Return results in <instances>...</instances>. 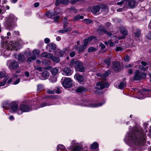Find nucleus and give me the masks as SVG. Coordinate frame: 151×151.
Masks as SVG:
<instances>
[{"label": "nucleus", "instance_id": "1", "mask_svg": "<svg viewBox=\"0 0 151 151\" xmlns=\"http://www.w3.org/2000/svg\"><path fill=\"white\" fill-rule=\"evenodd\" d=\"M139 131V130L136 127H134L132 130L127 134L124 138V141L126 143L129 145L132 143H134L136 145H139L145 141L146 136L142 134V137H140L138 139L136 136V133Z\"/></svg>", "mask_w": 151, "mask_h": 151}, {"label": "nucleus", "instance_id": "2", "mask_svg": "<svg viewBox=\"0 0 151 151\" xmlns=\"http://www.w3.org/2000/svg\"><path fill=\"white\" fill-rule=\"evenodd\" d=\"M3 46H5L6 49L3 52V55L5 57H7L9 56L11 52L10 50H17L19 46V44L14 41H10L8 44L4 45L3 44H1Z\"/></svg>", "mask_w": 151, "mask_h": 151}, {"label": "nucleus", "instance_id": "3", "mask_svg": "<svg viewBox=\"0 0 151 151\" xmlns=\"http://www.w3.org/2000/svg\"><path fill=\"white\" fill-rule=\"evenodd\" d=\"M17 18L13 14H10L5 19V24L8 27V29L12 30L17 26L16 23Z\"/></svg>", "mask_w": 151, "mask_h": 151}, {"label": "nucleus", "instance_id": "4", "mask_svg": "<svg viewBox=\"0 0 151 151\" xmlns=\"http://www.w3.org/2000/svg\"><path fill=\"white\" fill-rule=\"evenodd\" d=\"M32 109L31 107L27 103H21L20 105V109L18 110L17 114L20 115L22 114L23 112L30 111Z\"/></svg>", "mask_w": 151, "mask_h": 151}, {"label": "nucleus", "instance_id": "5", "mask_svg": "<svg viewBox=\"0 0 151 151\" xmlns=\"http://www.w3.org/2000/svg\"><path fill=\"white\" fill-rule=\"evenodd\" d=\"M96 88L97 90L95 91V92L96 93L100 94L101 93V92L99 90H101L105 88L108 87L109 86V85L106 83L101 82L97 83L96 84Z\"/></svg>", "mask_w": 151, "mask_h": 151}, {"label": "nucleus", "instance_id": "6", "mask_svg": "<svg viewBox=\"0 0 151 151\" xmlns=\"http://www.w3.org/2000/svg\"><path fill=\"white\" fill-rule=\"evenodd\" d=\"M6 64L11 70H16L19 67L18 62L15 60H8Z\"/></svg>", "mask_w": 151, "mask_h": 151}, {"label": "nucleus", "instance_id": "7", "mask_svg": "<svg viewBox=\"0 0 151 151\" xmlns=\"http://www.w3.org/2000/svg\"><path fill=\"white\" fill-rule=\"evenodd\" d=\"M151 93V90L150 89H147L146 88H143L142 91L139 92L137 95V98L140 99H142L145 98L146 97H148V96H146L144 95V94H149Z\"/></svg>", "mask_w": 151, "mask_h": 151}, {"label": "nucleus", "instance_id": "8", "mask_svg": "<svg viewBox=\"0 0 151 151\" xmlns=\"http://www.w3.org/2000/svg\"><path fill=\"white\" fill-rule=\"evenodd\" d=\"M72 80L69 78H65L62 83L63 86L66 88H68L72 86Z\"/></svg>", "mask_w": 151, "mask_h": 151}, {"label": "nucleus", "instance_id": "9", "mask_svg": "<svg viewBox=\"0 0 151 151\" xmlns=\"http://www.w3.org/2000/svg\"><path fill=\"white\" fill-rule=\"evenodd\" d=\"M125 6L127 8H133L135 7L136 2L134 0H125Z\"/></svg>", "mask_w": 151, "mask_h": 151}, {"label": "nucleus", "instance_id": "10", "mask_svg": "<svg viewBox=\"0 0 151 151\" xmlns=\"http://www.w3.org/2000/svg\"><path fill=\"white\" fill-rule=\"evenodd\" d=\"M105 103V101L104 100H103L102 103L99 104L92 103L91 102H88L86 103L85 106H86L91 107H96L101 106L102 105L104 104Z\"/></svg>", "mask_w": 151, "mask_h": 151}, {"label": "nucleus", "instance_id": "11", "mask_svg": "<svg viewBox=\"0 0 151 151\" xmlns=\"http://www.w3.org/2000/svg\"><path fill=\"white\" fill-rule=\"evenodd\" d=\"M72 147L73 149L71 151H79L81 149V147L78 146V144L76 142V140L72 141L70 146V147Z\"/></svg>", "mask_w": 151, "mask_h": 151}, {"label": "nucleus", "instance_id": "12", "mask_svg": "<svg viewBox=\"0 0 151 151\" xmlns=\"http://www.w3.org/2000/svg\"><path fill=\"white\" fill-rule=\"evenodd\" d=\"M80 72H82L84 70V69L81 63L78 61L75 62L74 67Z\"/></svg>", "mask_w": 151, "mask_h": 151}, {"label": "nucleus", "instance_id": "13", "mask_svg": "<svg viewBox=\"0 0 151 151\" xmlns=\"http://www.w3.org/2000/svg\"><path fill=\"white\" fill-rule=\"evenodd\" d=\"M17 78V75L15 74L13 75L11 78L8 81L7 83L9 84L11 82H13L12 84L14 85H16L18 84L20 82V79L18 78L14 82L13 80H14L15 78Z\"/></svg>", "mask_w": 151, "mask_h": 151}, {"label": "nucleus", "instance_id": "14", "mask_svg": "<svg viewBox=\"0 0 151 151\" xmlns=\"http://www.w3.org/2000/svg\"><path fill=\"white\" fill-rule=\"evenodd\" d=\"M11 109L12 112H17V113L18 110L20 109V108H18V105L14 102H12L11 104Z\"/></svg>", "mask_w": 151, "mask_h": 151}, {"label": "nucleus", "instance_id": "15", "mask_svg": "<svg viewBox=\"0 0 151 151\" xmlns=\"http://www.w3.org/2000/svg\"><path fill=\"white\" fill-rule=\"evenodd\" d=\"M7 37H4L3 36H1V38L2 40L1 44H3L4 45L5 44H7V40L9 38V36H10L11 35V34L10 32H8L7 33Z\"/></svg>", "mask_w": 151, "mask_h": 151}, {"label": "nucleus", "instance_id": "16", "mask_svg": "<svg viewBox=\"0 0 151 151\" xmlns=\"http://www.w3.org/2000/svg\"><path fill=\"white\" fill-rule=\"evenodd\" d=\"M83 42H84V44L83 45H81V46L78 47V53L83 52L87 46L86 40H84Z\"/></svg>", "mask_w": 151, "mask_h": 151}, {"label": "nucleus", "instance_id": "17", "mask_svg": "<svg viewBox=\"0 0 151 151\" xmlns=\"http://www.w3.org/2000/svg\"><path fill=\"white\" fill-rule=\"evenodd\" d=\"M16 58L19 61L23 63L25 61L26 57L24 54L20 53L18 55Z\"/></svg>", "mask_w": 151, "mask_h": 151}, {"label": "nucleus", "instance_id": "18", "mask_svg": "<svg viewBox=\"0 0 151 151\" xmlns=\"http://www.w3.org/2000/svg\"><path fill=\"white\" fill-rule=\"evenodd\" d=\"M100 9V7L99 6H94L92 8L91 12L94 15L98 14H99Z\"/></svg>", "mask_w": 151, "mask_h": 151}, {"label": "nucleus", "instance_id": "19", "mask_svg": "<svg viewBox=\"0 0 151 151\" xmlns=\"http://www.w3.org/2000/svg\"><path fill=\"white\" fill-rule=\"evenodd\" d=\"M113 68L116 72L118 71L121 69L119 63L118 62H114L113 63Z\"/></svg>", "mask_w": 151, "mask_h": 151}, {"label": "nucleus", "instance_id": "20", "mask_svg": "<svg viewBox=\"0 0 151 151\" xmlns=\"http://www.w3.org/2000/svg\"><path fill=\"white\" fill-rule=\"evenodd\" d=\"M74 78L80 83L83 82L84 80L83 77L81 75L78 73H76L75 75Z\"/></svg>", "mask_w": 151, "mask_h": 151}, {"label": "nucleus", "instance_id": "21", "mask_svg": "<svg viewBox=\"0 0 151 151\" xmlns=\"http://www.w3.org/2000/svg\"><path fill=\"white\" fill-rule=\"evenodd\" d=\"M141 79V77L140 75V71L137 70H136L133 79L135 81H138Z\"/></svg>", "mask_w": 151, "mask_h": 151}, {"label": "nucleus", "instance_id": "22", "mask_svg": "<svg viewBox=\"0 0 151 151\" xmlns=\"http://www.w3.org/2000/svg\"><path fill=\"white\" fill-rule=\"evenodd\" d=\"M58 12H51L50 11H48L46 13V15L48 17L51 18L52 17L58 15Z\"/></svg>", "mask_w": 151, "mask_h": 151}, {"label": "nucleus", "instance_id": "23", "mask_svg": "<svg viewBox=\"0 0 151 151\" xmlns=\"http://www.w3.org/2000/svg\"><path fill=\"white\" fill-rule=\"evenodd\" d=\"M93 151H98V145L96 142H94L91 146Z\"/></svg>", "mask_w": 151, "mask_h": 151}, {"label": "nucleus", "instance_id": "24", "mask_svg": "<svg viewBox=\"0 0 151 151\" xmlns=\"http://www.w3.org/2000/svg\"><path fill=\"white\" fill-rule=\"evenodd\" d=\"M63 72L66 76H70L71 74V70L69 68H65L63 70Z\"/></svg>", "mask_w": 151, "mask_h": 151}, {"label": "nucleus", "instance_id": "25", "mask_svg": "<svg viewBox=\"0 0 151 151\" xmlns=\"http://www.w3.org/2000/svg\"><path fill=\"white\" fill-rule=\"evenodd\" d=\"M59 72V69L58 68L55 67L51 70L52 74L53 76H56Z\"/></svg>", "mask_w": 151, "mask_h": 151}, {"label": "nucleus", "instance_id": "26", "mask_svg": "<svg viewBox=\"0 0 151 151\" xmlns=\"http://www.w3.org/2000/svg\"><path fill=\"white\" fill-rule=\"evenodd\" d=\"M57 151H67L65 147L62 144H59L57 147Z\"/></svg>", "mask_w": 151, "mask_h": 151}, {"label": "nucleus", "instance_id": "27", "mask_svg": "<svg viewBox=\"0 0 151 151\" xmlns=\"http://www.w3.org/2000/svg\"><path fill=\"white\" fill-rule=\"evenodd\" d=\"M64 52L62 50H57L55 52V55L58 57H61L63 55Z\"/></svg>", "mask_w": 151, "mask_h": 151}, {"label": "nucleus", "instance_id": "28", "mask_svg": "<svg viewBox=\"0 0 151 151\" xmlns=\"http://www.w3.org/2000/svg\"><path fill=\"white\" fill-rule=\"evenodd\" d=\"M118 42V41H116L114 42H112V40H109L108 42L106 41L104 43L106 45H107L108 44H109V45L111 46H113L114 45H115L116 43H117Z\"/></svg>", "mask_w": 151, "mask_h": 151}, {"label": "nucleus", "instance_id": "29", "mask_svg": "<svg viewBox=\"0 0 151 151\" xmlns=\"http://www.w3.org/2000/svg\"><path fill=\"white\" fill-rule=\"evenodd\" d=\"M83 18L84 17L83 16L78 15L74 16L73 19V20L74 22H75L78 21L80 19H83Z\"/></svg>", "mask_w": 151, "mask_h": 151}, {"label": "nucleus", "instance_id": "30", "mask_svg": "<svg viewBox=\"0 0 151 151\" xmlns=\"http://www.w3.org/2000/svg\"><path fill=\"white\" fill-rule=\"evenodd\" d=\"M119 30H120L121 33L123 35H127V31L125 28L123 27H120L119 28Z\"/></svg>", "mask_w": 151, "mask_h": 151}, {"label": "nucleus", "instance_id": "31", "mask_svg": "<svg viewBox=\"0 0 151 151\" xmlns=\"http://www.w3.org/2000/svg\"><path fill=\"white\" fill-rule=\"evenodd\" d=\"M54 104L51 102H43L40 104V108L46 106H50Z\"/></svg>", "mask_w": 151, "mask_h": 151}, {"label": "nucleus", "instance_id": "32", "mask_svg": "<svg viewBox=\"0 0 151 151\" xmlns=\"http://www.w3.org/2000/svg\"><path fill=\"white\" fill-rule=\"evenodd\" d=\"M86 89L83 86H81L79 87L76 90L77 92H83L86 91Z\"/></svg>", "mask_w": 151, "mask_h": 151}, {"label": "nucleus", "instance_id": "33", "mask_svg": "<svg viewBox=\"0 0 151 151\" xmlns=\"http://www.w3.org/2000/svg\"><path fill=\"white\" fill-rule=\"evenodd\" d=\"M10 106H11V104L7 101L4 102L2 104L3 108L5 109H7Z\"/></svg>", "mask_w": 151, "mask_h": 151}, {"label": "nucleus", "instance_id": "34", "mask_svg": "<svg viewBox=\"0 0 151 151\" xmlns=\"http://www.w3.org/2000/svg\"><path fill=\"white\" fill-rule=\"evenodd\" d=\"M126 84V82H121L118 86L119 88L122 89L123 88L125 87Z\"/></svg>", "mask_w": 151, "mask_h": 151}, {"label": "nucleus", "instance_id": "35", "mask_svg": "<svg viewBox=\"0 0 151 151\" xmlns=\"http://www.w3.org/2000/svg\"><path fill=\"white\" fill-rule=\"evenodd\" d=\"M72 30V29L70 27H69L67 29H60L59 31V32L60 33H64L65 32H69Z\"/></svg>", "mask_w": 151, "mask_h": 151}, {"label": "nucleus", "instance_id": "36", "mask_svg": "<svg viewBox=\"0 0 151 151\" xmlns=\"http://www.w3.org/2000/svg\"><path fill=\"white\" fill-rule=\"evenodd\" d=\"M8 78L9 76H5L3 80V81L0 82V86H4L5 84L6 81Z\"/></svg>", "mask_w": 151, "mask_h": 151}, {"label": "nucleus", "instance_id": "37", "mask_svg": "<svg viewBox=\"0 0 151 151\" xmlns=\"http://www.w3.org/2000/svg\"><path fill=\"white\" fill-rule=\"evenodd\" d=\"M42 63L45 65H50L51 64V62L48 60H44L42 61Z\"/></svg>", "mask_w": 151, "mask_h": 151}, {"label": "nucleus", "instance_id": "38", "mask_svg": "<svg viewBox=\"0 0 151 151\" xmlns=\"http://www.w3.org/2000/svg\"><path fill=\"white\" fill-rule=\"evenodd\" d=\"M48 46H49L51 49L53 50H55L56 48V45L52 43H50Z\"/></svg>", "mask_w": 151, "mask_h": 151}, {"label": "nucleus", "instance_id": "39", "mask_svg": "<svg viewBox=\"0 0 151 151\" xmlns=\"http://www.w3.org/2000/svg\"><path fill=\"white\" fill-rule=\"evenodd\" d=\"M93 39H96V37L93 36H91L88 37V38L85 39L84 40H86V42H87V45L88 42L91 41Z\"/></svg>", "mask_w": 151, "mask_h": 151}, {"label": "nucleus", "instance_id": "40", "mask_svg": "<svg viewBox=\"0 0 151 151\" xmlns=\"http://www.w3.org/2000/svg\"><path fill=\"white\" fill-rule=\"evenodd\" d=\"M52 61L55 62L56 63H58L60 61V59L54 56H53V57L51 60Z\"/></svg>", "mask_w": 151, "mask_h": 151}, {"label": "nucleus", "instance_id": "41", "mask_svg": "<svg viewBox=\"0 0 151 151\" xmlns=\"http://www.w3.org/2000/svg\"><path fill=\"white\" fill-rule=\"evenodd\" d=\"M83 22L86 24H88L92 22V21L89 19H85L83 20Z\"/></svg>", "mask_w": 151, "mask_h": 151}, {"label": "nucleus", "instance_id": "42", "mask_svg": "<svg viewBox=\"0 0 151 151\" xmlns=\"http://www.w3.org/2000/svg\"><path fill=\"white\" fill-rule=\"evenodd\" d=\"M104 62L108 65V67H109L110 65V59L109 58H108L106 59L104 61Z\"/></svg>", "mask_w": 151, "mask_h": 151}, {"label": "nucleus", "instance_id": "43", "mask_svg": "<svg viewBox=\"0 0 151 151\" xmlns=\"http://www.w3.org/2000/svg\"><path fill=\"white\" fill-rule=\"evenodd\" d=\"M49 73L47 71L44 72L42 73V76L45 78H47L49 76Z\"/></svg>", "mask_w": 151, "mask_h": 151}, {"label": "nucleus", "instance_id": "44", "mask_svg": "<svg viewBox=\"0 0 151 151\" xmlns=\"http://www.w3.org/2000/svg\"><path fill=\"white\" fill-rule=\"evenodd\" d=\"M140 33L141 31L140 30L138 29H137L136 30V32L134 33L135 36V37H139L140 35Z\"/></svg>", "mask_w": 151, "mask_h": 151}, {"label": "nucleus", "instance_id": "45", "mask_svg": "<svg viewBox=\"0 0 151 151\" xmlns=\"http://www.w3.org/2000/svg\"><path fill=\"white\" fill-rule=\"evenodd\" d=\"M102 31L105 34L108 35L109 36H110L112 35V34L111 32H108L104 28H103L102 29Z\"/></svg>", "mask_w": 151, "mask_h": 151}, {"label": "nucleus", "instance_id": "46", "mask_svg": "<svg viewBox=\"0 0 151 151\" xmlns=\"http://www.w3.org/2000/svg\"><path fill=\"white\" fill-rule=\"evenodd\" d=\"M111 73L110 70H107L106 72L103 74V76L104 77H105L108 76Z\"/></svg>", "mask_w": 151, "mask_h": 151}, {"label": "nucleus", "instance_id": "47", "mask_svg": "<svg viewBox=\"0 0 151 151\" xmlns=\"http://www.w3.org/2000/svg\"><path fill=\"white\" fill-rule=\"evenodd\" d=\"M33 53L34 55H35V56L36 55H38L40 53L39 51L37 50H34L33 51Z\"/></svg>", "mask_w": 151, "mask_h": 151}, {"label": "nucleus", "instance_id": "48", "mask_svg": "<svg viewBox=\"0 0 151 151\" xmlns=\"http://www.w3.org/2000/svg\"><path fill=\"white\" fill-rule=\"evenodd\" d=\"M34 69L35 70H38L40 72H41L42 71V68L40 66H35L34 67Z\"/></svg>", "mask_w": 151, "mask_h": 151}, {"label": "nucleus", "instance_id": "49", "mask_svg": "<svg viewBox=\"0 0 151 151\" xmlns=\"http://www.w3.org/2000/svg\"><path fill=\"white\" fill-rule=\"evenodd\" d=\"M130 58V57L128 55H127L124 57V61L126 62H129Z\"/></svg>", "mask_w": 151, "mask_h": 151}, {"label": "nucleus", "instance_id": "50", "mask_svg": "<svg viewBox=\"0 0 151 151\" xmlns=\"http://www.w3.org/2000/svg\"><path fill=\"white\" fill-rule=\"evenodd\" d=\"M96 50V49L93 47H89L88 49V52H91L95 51Z\"/></svg>", "mask_w": 151, "mask_h": 151}, {"label": "nucleus", "instance_id": "51", "mask_svg": "<svg viewBox=\"0 0 151 151\" xmlns=\"http://www.w3.org/2000/svg\"><path fill=\"white\" fill-rule=\"evenodd\" d=\"M6 72L4 71L0 72V78H2L3 77H5Z\"/></svg>", "mask_w": 151, "mask_h": 151}, {"label": "nucleus", "instance_id": "52", "mask_svg": "<svg viewBox=\"0 0 151 151\" xmlns=\"http://www.w3.org/2000/svg\"><path fill=\"white\" fill-rule=\"evenodd\" d=\"M75 52L73 51H71L70 52L69 55L72 58L75 56Z\"/></svg>", "mask_w": 151, "mask_h": 151}, {"label": "nucleus", "instance_id": "53", "mask_svg": "<svg viewBox=\"0 0 151 151\" xmlns=\"http://www.w3.org/2000/svg\"><path fill=\"white\" fill-rule=\"evenodd\" d=\"M76 61L72 59L71 60V61L70 62V65L72 67H74V64H75V62Z\"/></svg>", "mask_w": 151, "mask_h": 151}, {"label": "nucleus", "instance_id": "54", "mask_svg": "<svg viewBox=\"0 0 151 151\" xmlns=\"http://www.w3.org/2000/svg\"><path fill=\"white\" fill-rule=\"evenodd\" d=\"M43 87V86L41 84H39L37 86V91H40Z\"/></svg>", "mask_w": 151, "mask_h": 151}, {"label": "nucleus", "instance_id": "55", "mask_svg": "<svg viewBox=\"0 0 151 151\" xmlns=\"http://www.w3.org/2000/svg\"><path fill=\"white\" fill-rule=\"evenodd\" d=\"M47 53L48 52H43L41 54V56L42 57H45V58H46Z\"/></svg>", "mask_w": 151, "mask_h": 151}, {"label": "nucleus", "instance_id": "56", "mask_svg": "<svg viewBox=\"0 0 151 151\" xmlns=\"http://www.w3.org/2000/svg\"><path fill=\"white\" fill-rule=\"evenodd\" d=\"M53 56V55L51 54L48 53L46 58L52 60Z\"/></svg>", "mask_w": 151, "mask_h": 151}, {"label": "nucleus", "instance_id": "57", "mask_svg": "<svg viewBox=\"0 0 151 151\" xmlns=\"http://www.w3.org/2000/svg\"><path fill=\"white\" fill-rule=\"evenodd\" d=\"M47 93L50 94H53L55 93V91L54 90L51 91L49 89H48L47 91Z\"/></svg>", "mask_w": 151, "mask_h": 151}, {"label": "nucleus", "instance_id": "58", "mask_svg": "<svg viewBox=\"0 0 151 151\" xmlns=\"http://www.w3.org/2000/svg\"><path fill=\"white\" fill-rule=\"evenodd\" d=\"M62 0H56L55 2V5L58 6L60 4H61Z\"/></svg>", "mask_w": 151, "mask_h": 151}, {"label": "nucleus", "instance_id": "59", "mask_svg": "<svg viewBox=\"0 0 151 151\" xmlns=\"http://www.w3.org/2000/svg\"><path fill=\"white\" fill-rule=\"evenodd\" d=\"M50 80L52 83H54L56 82L57 81V78L55 77H53L52 78H50Z\"/></svg>", "mask_w": 151, "mask_h": 151}, {"label": "nucleus", "instance_id": "60", "mask_svg": "<svg viewBox=\"0 0 151 151\" xmlns=\"http://www.w3.org/2000/svg\"><path fill=\"white\" fill-rule=\"evenodd\" d=\"M111 23L109 22H107L105 23V26L106 28H108L110 27Z\"/></svg>", "mask_w": 151, "mask_h": 151}, {"label": "nucleus", "instance_id": "61", "mask_svg": "<svg viewBox=\"0 0 151 151\" xmlns=\"http://www.w3.org/2000/svg\"><path fill=\"white\" fill-rule=\"evenodd\" d=\"M69 3V1L68 0H62L61 4H67Z\"/></svg>", "mask_w": 151, "mask_h": 151}, {"label": "nucleus", "instance_id": "62", "mask_svg": "<svg viewBox=\"0 0 151 151\" xmlns=\"http://www.w3.org/2000/svg\"><path fill=\"white\" fill-rule=\"evenodd\" d=\"M44 41L45 42L46 44H47L50 42V39L48 38H45L44 39Z\"/></svg>", "mask_w": 151, "mask_h": 151}, {"label": "nucleus", "instance_id": "63", "mask_svg": "<svg viewBox=\"0 0 151 151\" xmlns=\"http://www.w3.org/2000/svg\"><path fill=\"white\" fill-rule=\"evenodd\" d=\"M14 36H15L19 35V32L18 31H14L13 32Z\"/></svg>", "mask_w": 151, "mask_h": 151}, {"label": "nucleus", "instance_id": "64", "mask_svg": "<svg viewBox=\"0 0 151 151\" xmlns=\"http://www.w3.org/2000/svg\"><path fill=\"white\" fill-rule=\"evenodd\" d=\"M123 50V48L120 47H117L115 49V50L116 51H122Z\"/></svg>", "mask_w": 151, "mask_h": 151}]
</instances>
